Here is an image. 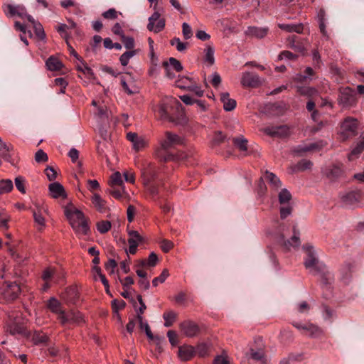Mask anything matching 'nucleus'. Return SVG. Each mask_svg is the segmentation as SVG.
Masks as SVG:
<instances>
[{"label":"nucleus","instance_id":"obj_44","mask_svg":"<svg viewBox=\"0 0 364 364\" xmlns=\"http://www.w3.org/2000/svg\"><path fill=\"white\" fill-rule=\"evenodd\" d=\"M32 340L36 345L45 344L48 340V336L40 331H36L33 336Z\"/></svg>","mask_w":364,"mask_h":364},{"label":"nucleus","instance_id":"obj_2","mask_svg":"<svg viewBox=\"0 0 364 364\" xmlns=\"http://www.w3.org/2000/svg\"><path fill=\"white\" fill-rule=\"evenodd\" d=\"M65 215L76 234L82 235L89 234L88 221L81 210L73 205L67 206L65 208Z\"/></svg>","mask_w":364,"mask_h":364},{"label":"nucleus","instance_id":"obj_42","mask_svg":"<svg viewBox=\"0 0 364 364\" xmlns=\"http://www.w3.org/2000/svg\"><path fill=\"white\" fill-rule=\"evenodd\" d=\"M168 104H161L159 107V113L160 114V117L163 119H167L169 122H174V117L171 116L168 114Z\"/></svg>","mask_w":364,"mask_h":364},{"label":"nucleus","instance_id":"obj_26","mask_svg":"<svg viewBox=\"0 0 364 364\" xmlns=\"http://www.w3.org/2000/svg\"><path fill=\"white\" fill-rule=\"evenodd\" d=\"M360 193L356 191L348 192L341 196V200L344 205L350 207L359 201Z\"/></svg>","mask_w":364,"mask_h":364},{"label":"nucleus","instance_id":"obj_59","mask_svg":"<svg viewBox=\"0 0 364 364\" xmlns=\"http://www.w3.org/2000/svg\"><path fill=\"white\" fill-rule=\"evenodd\" d=\"M109 193L116 199H120L124 193V187L120 186L119 188H116L112 186V188L109 190Z\"/></svg>","mask_w":364,"mask_h":364},{"label":"nucleus","instance_id":"obj_13","mask_svg":"<svg viewBox=\"0 0 364 364\" xmlns=\"http://www.w3.org/2000/svg\"><path fill=\"white\" fill-rule=\"evenodd\" d=\"M60 322L63 325H65L67 323L80 324L84 322V318L80 312L71 311L68 313L65 312L63 315H61Z\"/></svg>","mask_w":364,"mask_h":364},{"label":"nucleus","instance_id":"obj_36","mask_svg":"<svg viewBox=\"0 0 364 364\" xmlns=\"http://www.w3.org/2000/svg\"><path fill=\"white\" fill-rule=\"evenodd\" d=\"M205 57H204V61L208 63L209 66H211L215 63V58H214V53L215 50L213 47L210 45H208L205 50Z\"/></svg>","mask_w":364,"mask_h":364},{"label":"nucleus","instance_id":"obj_45","mask_svg":"<svg viewBox=\"0 0 364 364\" xmlns=\"http://www.w3.org/2000/svg\"><path fill=\"white\" fill-rule=\"evenodd\" d=\"M317 144L311 143L309 145H299L294 149V152L301 155L303 153L314 150L317 148Z\"/></svg>","mask_w":364,"mask_h":364},{"label":"nucleus","instance_id":"obj_37","mask_svg":"<svg viewBox=\"0 0 364 364\" xmlns=\"http://www.w3.org/2000/svg\"><path fill=\"white\" fill-rule=\"evenodd\" d=\"M279 26L282 30L297 33H301L304 29L303 24H279Z\"/></svg>","mask_w":364,"mask_h":364},{"label":"nucleus","instance_id":"obj_27","mask_svg":"<svg viewBox=\"0 0 364 364\" xmlns=\"http://www.w3.org/2000/svg\"><path fill=\"white\" fill-rule=\"evenodd\" d=\"M300 232L297 229L296 225L293 226V235L290 240H284V246L287 249H289L290 247H296L300 245Z\"/></svg>","mask_w":364,"mask_h":364},{"label":"nucleus","instance_id":"obj_47","mask_svg":"<svg viewBox=\"0 0 364 364\" xmlns=\"http://www.w3.org/2000/svg\"><path fill=\"white\" fill-rule=\"evenodd\" d=\"M92 201L95 207L100 211L102 212L105 209V202L99 194L95 193Z\"/></svg>","mask_w":364,"mask_h":364},{"label":"nucleus","instance_id":"obj_4","mask_svg":"<svg viewBox=\"0 0 364 364\" xmlns=\"http://www.w3.org/2000/svg\"><path fill=\"white\" fill-rule=\"evenodd\" d=\"M14 27L16 31L22 33L20 38L26 45L28 44L26 36L33 38L35 35L38 40H43L46 38L42 24H14Z\"/></svg>","mask_w":364,"mask_h":364},{"label":"nucleus","instance_id":"obj_11","mask_svg":"<svg viewBox=\"0 0 364 364\" xmlns=\"http://www.w3.org/2000/svg\"><path fill=\"white\" fill-rule=\"evenodd\" d=\"M338 100L343 107L353 106L356 102V92L349 87L341 88Z\"/></svg>","mask_w":364,"mask_h":364},{"label":"nucleus","instance_id":"obj_41","mask_svg":"<svg viewBox=\"0 0 364 364\" xmlns=\"http://www.w3.org/2000/svg\"><path fill=\"white\" fill-rule=\"evenodd\" d=\"M228 139L226 135L222 132L218 131L214 133L213 139L211 140L212 146H220Z\"/></svg>","mask_w":364,"mask_h":364},{"label":"nucleus","instance_id":"obj_60","mask_svg":"<svg viewBox=\"0 0 364 364\" xmlns=\"http://www.w3.org/2000/svg\"><path fill=\"white\" fill-rule=\"evenodd\" d=\"M16 188L22 193H26L25 179L22 176H17L15 178Z\"/></svg>","mask_w":364,"mask_h":364},{"label":"nucleus","instance_id":"obj_63","mask_svg":"<svg viewBox=\"0 0 364 364\" xmlns=\"http://www.w3.org/2000/svg\"><path fill=\"white\" fill-rule=\"evenodd\" d=\"M196 350V354H198L200 357H203L208 353V348L205 343H200L197 346Z\"/></svg>","mask_w":364,"mask_h":364},{"label":"nucleus","instance_id":"obj_22","mask_svg":"<svg viewBox=\"0 0 364 364\" xmlns=\"http://www.w3.org/2000/svg\"><path fill=\"white\" fill-rule=\"evenodd\" d=\"M268 31L269 29L267 27H258L252 26L247 28V30L245 31V35L250 37L262 38L267 34Z\"/></svg>","mask_w":364,"mask_h":364},{"label":"nucleus","instance_id":"obj_49","mask_svg":"<svg viewBox=\"0 0 364 364\" xmlns=\"http://www.w3.org/2000/svg\"><path fill=\"white\" fill-rule=\"evenodd\" d=\"M126 306L124 300L114 299L112 301V308L113 313L119 318V310L123 309Z\"/></svg>","mask_w":364,"mask_h":364},{"label":"nucleus","instance_id":"obj_5","mask_svg":"<svg viewBox=\"0 0 364 364\" xmlns=\"http://www.w3.org/2000/svg\"><path fill=\"white\" fill-rule=\"evenodd\" d=\"M3 10L7 16L18 17L23 21L27 20L29 23H35L33 18L27 13L25 6L21 4H4Z\"/></svg>","mask_w":364,"mask_h":364},{"label":"nucleus","instance_id":"obj_40","mask_svg":"<svg viewBox=\"0 0 364 364\" xmlns=\"http://www.w3.org/2000/svg\"><path fill=\"white\" fill-rule=\"evenodd\" d=\"M13 182L10 179L0 180V195L8 193L13 190Z\"/></svg>","mask_w":364,"mask_h":364},{"label":"nucleus","instance_id":"obj_28","mask_svg":"<svg viewBox=\"0 0 364 364\" xmlns=\"http://www.w3.org/2000/svg\"><path fill=\"white\" fill-rule=\"evenodd\" d=\"M220 101L223 104L224 109L227 112L233 110L237 105L236 101L230 97L228 92H223L220 94Z\"/></svg>","mask_w":364,"mask_h":364},{"label":"nucleus","instance_id":"obj_52","mask_svg":"<svg viewBox=\"0 0 364 364\" xmlns=\"http://www.w3.org/2000/svg\"><path fill=\"white\" fill-rule=\"evenodd\" d=\"M292 210L293 208L289 203L286 205H281V207L279 208L281 219L284 220L287 217L290 215L291 214Z\"/></svg>","mask_w":364,"mask_h":364},{"label":"nucleus","instance_id":"obj_62","mask_svg":"<svg viewBox=\"0 0 364 364\" xmlns=\"http://www.w3.org/2000/svg\"><path fill=\"white\" fill-rule=\"evenodd\" d=\"M131 291L133 292H135V291L132 289H124V291L121 293V295L124 298L129 299L132 303L134 306L136 307V302L135 299H134V297L132 296Z\"/></svg>","mask_w":364,"mask_h":364},{"label":"nucleus","instance_id":"obj_35","mask_svg":"<svg viewBox=\"0 0 364 364\" xmlns=\"http://www.w3.org/2000/svg\"><path fill=\"white\" fill-rule=\"evenodd\" d=\"M296 92L301 95L306 96L308 97H314L318 94V92L315 88L309 86H297Z\"/></svg>","mask_w":364,"mask_h":364},{"label":"nucleus","instance_id":"obj_34","mask_svg":"<svg viewBox=\"0 0 364 364\" xmlns=\"http://www.w3.org/2000/svg\"><path fill=\"white\" fill-rule=\"evenodd\" d=\"M102 16L103 18L108 21H114V20H120L122 18H119V16L123 17L122 13L117 11L115 9H109V10L102 13Z\"/></svg>","mask_w":364,"mask_h":364},{"label":"nucleus","instance_id":"obj_3","mask_svg":"<svg viewBox=\"0 0 364 364\" xmlns=\"http://www.w3.org/2000/svg\"><path fill=\"white\" fill-rule=\"evenodd\" d=\"M302 249L306 255L304 262L306 269L312 274H316V271H321L325 264L318 259L314 247L310 244H304Z\"/></svg>","mask_w":364,"mask_h":364},{"label":"nucleus","instance_id":"obj_33","mask_svg":"<svg viewBox=\"0 0 364 364\" xmlns=\"http://www.w3.org/2000/svg\"><path fill=\"white\" fill-rule=\"evenodd\" d=\"M364 150V135L362 136L361 140L357 143L356 146L348 154V159L353 161L356 159L360 153Z\"/></svg>","mask_w":364,"mask_h":364},{"label":"nucleus","instance_id":"obj_38","mask_svg":"<svg viewBox=\"0 0 364 364\" xmlns=\"http://www.w3.org/2000/svg\"><path fill=\"white\" fill-rule=\"evenodd\" d=\"M234 145L241 151L247 150V140L242 136L234 137L232 139Z\"/></svg>","mask_w":364,"mask_h":364},{"label":"nucleus","instance_id":"obj_1","mask_svg":"<svg viewBox=\"0 0 364 364\" xmlns=\"http://www.w3.org/2000/svg\"><path fill=\"white\" fill-rule=\"evenodd\" d=\"M183 143L182 139L171 132H166L160 140V146L155 150V156L161 162L178 161L180 157L174 152L176 146Z\"/></svg>","mask_w":364,"mask_h":364},{"label":"nucleus","instance_id":"obj_48","mask_svg":"<svg viewBox=\"0 0 364 364\" xmlns=\"http://www.w3.org/2000/svg\"><path fill=\"white\" fill-rule=\"evenodd\" d=\"M171 46H176V50L178 52L185 51L188 46V43L181 42L179 38L175 37L170 41Z\"/></svg>","mask_w":364,"mask_h":364},{"label":"nucleus","instance_id":"obj_20","mask_svg":"<svg viewBox=\"0 0 364 364\" xmlns=\"http://www.w3.org/2000/svg\"><path fill=\"white\" fill-rule=\"evenodd\" d=\"M127 139L132 143L133 148L137 151L144 148L147 144L144 137L138 136L134 132H128L127 134Z\"/></svg>","mask_w":364,"mask_h":364},{"label":"nucleus","instance_id":"obj_30","mask_svg":"<svg viewBox=\"0 0 364 364\" xmlns=\"http://www.w3.org/2000/svg\"><path fill=\"white\" fill-rule=\"evenodd\" d=\"M141 176L143 181V183L145 186H148L150 182L154 180L155 177V173L151 167L150 164H149L146 168L141 169Z\"/></svg>","mask_w":364,"mask_h":364},{"label":"nucleus","instance_id":"obj_58","mask_svg":"<svg viewBox=\"0 0 364 364\" xmlns=\"http://www.w3.org/2000/svg\"><path fill=\"white\" fill-rule=\"evenodd\" d=\"M247 356H249L255 360L259 361L262 360L264 358V353L262 350L255 351L253 349H250V354H247Z\"/></svg>","mask_w":364,"mask_h":364},{"label":"nucleus","instance_id":"obj_29","mask_svg":"<svg viewBox=\"0 0 364 364\" xmlns=\"http://www.w3.org/2000/svg\"><path fill=\"white\" fill-rule=\"evenodd\" d=\"M264 178L272 189L277 191L281 188L282 182L274 173L267 171L264 174Z\"/></svg>","mask_w":364,"mask_h":364},{"label":"nucleus","instance_id":"obj_25","mask_svg":"<svg viewBox=\"0 0 364 364\" xmlns=\"http://www.w3.org/2000/svg\"><path fill=\"white\" fill-rule=\"evenodd\" d=\"M48 309L54 314H58V318L60 319V316L63 315L65 311L62 309L60 302L55 297H51L46 304Z\"/></svg>","mask_w":364,"mask_h":364},{"label":"nucleus","instance_id":"obj_21","mask_svg":"<svg viewBox=\"0 0 364 364\" xmlns=\"http://www.w3.org/2000/svg\"><path fill=\"white\" fill-rule=\"evenodd\" d=\"M48 190L50 196L53 198H58L60 197L65 198L67 196L64 187L58 182L50 183Z\"/></svg>","mask_w":364,"mask_h":364},{"label":"nucleus","instance_id":"obj_18","mask_svg":"<svg viewBox=\"0 0 364 364\" xmlns=\"http://www.w3.org/2000/svg\"><path fill=\"white\" fill-rule=\"evenodd\" d=\"M61 297L66 304H75L78 301L80 297L77 288L75 286H71L66 288L65 291L62 293Z\"/></svg>","mask_w":364,"mask_h":364},{"label":"nucleus","instance_id":"obj_43","mask_svg":"<svg viewBox=\"0 0 364 364\" xmlns=\"http://www.w3.org/2000/svg\"><path fill=\"white\" fill-rule=\"evenodd\" d=\"M137 322L139 323V328L141 330H144V331L146 333V335L147 336V337L149 339H151V340L156 339V340H158L159 341H160V338L159 336L154 337L153 336V333H151V331L150 329L149 325L148 324L147 322H144V318L143 317H141V321H137Z\"/></svg>","mask_w":364,"mask_h":364},{"label":"nucleus","instance_id":"obj_7","mask_svg":"<svg viewBox=\"0 0 364 364\" xmlns=\"http://www.w3.org/2000/svg\"><path fill=\"white\" fill-rule=\"evenodd\" d=\"M358 122L356 119L347 117L342 123L340 131V138L345 141L357 134Z\"/></svg>","mask_w":364,"mask_h":364},{"label":"nucleus","instance_id":"obj_15","mask_svg":"<svg viewBox=\"0 0 364 364\" xmlns=\"http://www.w3.org/2000/svg\"><path fill=\"white\" fill-rule=\"evenodd\" d=\"M264 133L270 136L285 137L289 134V128L287 125L267 127Z\"/></svg>","mask_w":364,"mask_h":364},{"label":"nucleus","instance_id":"obj_17","mask_svg":"<svg viewBox=\"0 0 364 364\" xmlns=\"http://www.w3.org/2000/svg\"><path fill=\"white\" fill-rule=\"evenodd\" d=\"M241 84L244 87H256L261 84V82L257 74L245 72L242 75Z\"/></svg>","mask_w":364,"mask_h":364},{"label":"nucleus","instance_id":"obj_50","mask_svg":"<svg viewBox=\"0 0 364 364\" xmlns=\"http://www.w3.org/2000/svg\"><path fill=\"white\" fill-rule=\"evenodd\" d=\"M80 61L82 65H77V70L86 75L89 78L94 77V73L90 67H88L86 63H84V62L82 60Z\"/></svg>","mask_w":364,"mask_h":364},{"label":"nucleus","instance_id":"obj_24","mask_svg":"<svg viewBox=\"0 0 364 364\" xmlns=\"http://www.w3.org/2000/svg\"><path fill=\"white\" fill-rule=\"evenodd\" d=\"M315 275H318L320 277L322 285L326 288L328 287L333 281V276L332 273L327 269L326 265L323 266L321 271H316Z\"/></svg>","mask_w":364,"mask_h":364},{"label":"nucleus","instance_id":"obj_55","mask_svg":"<svg viewBox=\"0 0 364 364\" xmlns=\"http://www.w3.org/2000/svg\"><path fill=\"white\" fill-rule=\"evenodd\" d=\"M123 181L122 179L121 173L118 171L114 173L111 176V182L110 185L111 186H122Z\"/></svg>","mask_w":364,"mask_h":364},{"label":"nucleus","instance_id":"obj_53","mask_svg":"<svg viewBox=\"0 0 364 364\" xmlns=\"http://www.w3.org/2000/svg\"><path fill=\"white\" fill-rule=\"evenodd\" d=\"M128 235H129L128 243H130L131 241H134L136 244L139 245L140 242H141L143 241L142 237L136 230H129Z\"/></svg>","mask_w":364,"mask_h":364},{"label":"nucleus","instance_id":"obj_39","mask_svg":"<svg viewBox=\"0 0 364 364\" xmlns=\"http://www.w3.org/2000/svg\"><path fill=\"white\" fill-rule=\"evenodd\" d=\"M291 198V194L287 188L282 189L279 193L278 199L280 205H286L289 203Z\"/></svg>","mask_w":364,"mask_h":364},{"label":"nucleus","instance_id":"obj_19","mask_svg":"<svg viewBox=\"0 0 364 364\" xmlns=\"http://www.w3.org/2000/svg\"><path fill=\"white\" fill-rule=\"evenodd\" d=\"M13 152V145L5 143L0 137V157L5 161L12 164Z\"/></svg>","mask_w":364,"mask_h":364},{"label":"nucleus","instance_id":"obj_12","mask_svg":"<svg viewBox=\"0 0 364 364\" xmlns=\"http://www.w3.org/2000/svg\"><path fill=\"white\" fill-rule=\"evenodd\" d=\"M75 24H60V26L56 27V30L60 33L61 37L65 40L70 55H73L77 60H81L77 52L68 42V39L70 36V30L75 28Z\"/></svg>","mask_w":364,"mask_h":364},{"label":"nucleus","instance_id":"obj_54","mask_svg":"<svg viewBox=\"0 0 364 364\" xmlns=\"http://www.w3.org/2000/svg\"><path fill=\"white\" fill-rule=\"evenodd\" d=\"M168 275H169V273H168V269H164L162 271L161 274L159 277H155L152 280L153 286L157 287L159 283H164L165 282V280L166 279V278L168 277Z\"/></svg>","mask_w":364,"mask_h":364},{"label":"nucleus","instance_id":"obj_31","mask_svg":"<svg viewBox=\"0 0 364 364\" xmlns=\"http://www.w3.org/2000/svg\"><path fill=\"white\" fill-rule=\"evenodd\" d=\"M313 166V163L310 160L302 159L299 161L296 165L291 167V173L304 171L310 169Z\"/></svg>","mask_w":364,"mask_h":364},{"label":"nucleus","instance_id":"obj_9","mask_svg":"<svg viewBox=\"0 0 364 364\" xmlns=\"http://www.w3.org/2000/svg\"><path fill=\"white\" fill-rule=\"evenodd\" d=\"M21 291V288L16 282H5L0 286V297L6 301L16 299Z\"/></svg>","mask_w":364,"mask_h":364},{"label":"nucleus","instance_id":"obj_46","mask_svg":"<svg viewBox=\"0 0 364 364\" xmlns=\"http://www.w3.org/2000/svg\"><path fill=\"white\" fill-rule=\"evenodd\" d=\"M176 316L177 314L173 311H168L165 312L163 315V318L165 321L164 326L166 327L171 326L175 321Z\"/></svg>","mask_w":364,"mask_h":364},{"label":"nucleus","instance_id":"obj_23","mask_svg":"<svg viewBox=\"0 0 364 364\" xmlns=\"http://www.w3.org/2000/svg\"><path fill=\"white\" fill-rule=\"evenodd\" d=\"M195 355L196 350L192 346L184 345L178 348V356L182 360H190Z\"/></svg>","mask_w":364,"mask_h":364},{"label":"nucleus","instance_id":"obj_61","mask_svg":"<svg viewBox=\"0 0 364 364\" xmlns=\"http://www.w3.org/2000/svg\"><path fill=\"white\" fill-rule=\"evenodd\" d=\"M60 5L65 9L70 7L73 11L79 9L77 4L73 0H63L60 2Z\"/></svg>","mask_w":364,"mask_h":364},{"label":"nucleus","instance_id":"obj_32","mask_svg":"<svg viewBox=\"0 0 364 364\" xmlns=\"http://www.w3.org/2000/svg\"><path fill=\"white\" fill-rule=\"evenodd\" d=\"M46 65L49 70L58 71L63 68V63L57 58L50 56L46 60Z\"/></svg>","mask_w":364,"mask_h":364},{"label":"nucleus","instance_id":"obj_14","mask_svg":"<svg viewBox=\"0 0 364 364\" xmlns=\"http://www.w3.org/2000/svg\"><path fill=\"white\" fill-rule=\"evenodd\" d=\"M180 328L183 333L187 337H194L198 335L200 328L195 322L186 320L180 323Z\"/></svg>","mask_w":364,"mask_h":364},{"label":"nucleus","instance_id":"obj_64","mask_svg":"<svg viewBox=\"0 0 364 364\" xmlns=\"http://www.w3.org/2000/svg\"><path fill=\"white\" fill-rule=\"evenodd\" d=\"M45 173L50 181H54L57 177V172L51 166H48L45 169Z\"/></svg>","mask_w":364,"mask_h":364},{"label":"nucleus","instance_id":"obj_51","mask_svg":"<svg viewBox=\"0 0 364 364\" xmlns=\"http://www.w3.org/2000/svg\"><path fill=\"white\" fill-rule=\"evenodd\" d=\"M111 228V223L108 220H101L97 223V230L101 233L107 232Z\"/></svg>","mask_w":364,"mask_h":364},{"label":"nucleus","instance_id":"obj_16","mask_svg":"<svg viewBox=\"0 0 364 364\" xmlns=\"http://www.w3.org/2000/svg\"><path fill=\"white\" fill-rule=\"evenodd\" d=\"M344 173L343 166L341 164H336L329 166L325 169L324 173L330 181H336L343 176Z\"/></svg>","mask_w":364,"mask_h":364},{"label":"nucleus","instance_id":"obj_56","mask_svg":"<svg viewBox=\"0 0 364 364\" xmlns=\"http://www.w3.org/2000/svg\"><path fill=\"white\" fill-rule=\"evenodd\" d=\"M48 156L43 149H39L36 151L35 154V161L37 163H45L48 161Z\"/></svg>","mask_w":364,"mask_h":364},{"label":"nucleus","instance_id":"obj_10","mask_svg":"<svg viewBox=\"0 0 364 364\" xmlns=\"http://www.w3.org/2000/svg\"><path fill=\"white\" fill-rule=\"evenodd\" d=\"M123 42L124 47L131 50L126 51L119 58V61L122 65L126 66L133 56L136 54V50H132L134 48V40L132 37L122 36L121 39Z\"/></svg>","mask_w":364,"mask_h":364},{"label":"nucleus","instance_id":"obj_8","mask_svg":"<svg viewBox=\"0 0 364 364\" xmlns=\"http://www.w3.org/2000/svg\"><path fill=\"white\" fill-rule=\"evenodd\" d=\"M8 322L6 324V331L11 335H23L25 333V328L20 323V317L18 312H11L8 314Z\"/></svg>","mask_w":364,"mask_h":364},{"label":"nucleus","instance_id":"obj_6","mask_svg":"<svg viewBox=\"0 0 364 364\" xmlns=\"http://www.w3.org/2000/svg\"><path fill=\"white\" fill-rule=\"evenodd\" d=\"M292 325L300 331L302 334L311 338H318L323 334V329L312 323H301L299 322H293Z\"/></svg>","mask_w":364,"mask_h":364},{"label":"nucleus","instance_id":"obj_57","mask_svg":"<svg viewBox=\"0 0 364 364\" xmlns=\"http://www.w3.org/2000/svg\"><path fill=\"white\" fill-rule=\"evenodd\" d=\"M168 63H169L170 68L172 67L176 72H181L183 70V67L182 64L175 58H169Z\"/></svg>","mask_w":364,"mask_h":364}]
</instances>
